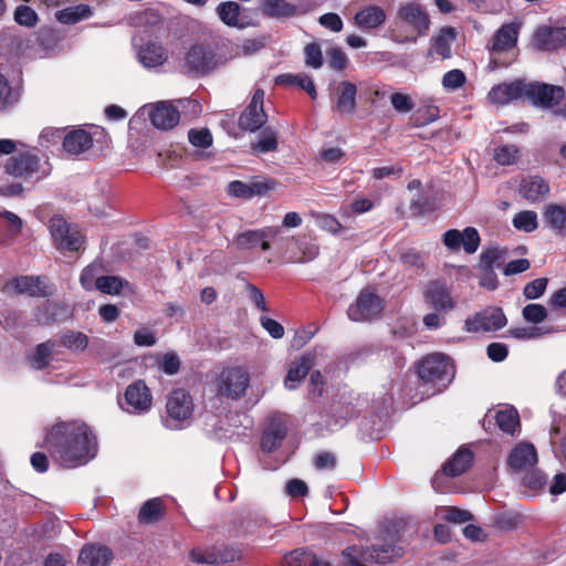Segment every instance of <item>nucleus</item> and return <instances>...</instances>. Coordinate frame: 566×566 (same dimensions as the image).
I'll list each match as a JSON object with an SVG mask.
<instances>
[{"label": "nucleus", "mask_w": 566, "mask_h": 566, "mask_svg": "<svg viewBox=\"0 0 566 566\" xmlns=\"http://www.w3.org/2000/svg\"><path fill=\"white\" fill-rule=\"evenodd\" d=\"M11 284L17 293L32 297H46L52 294L46 284V277L22 275L13 279Z\"/></svg>", "instance_id": "obj_23"}, {"label": "nucleus", "mask_w": 566, "mask_h": 566, "mask_svg": "<svg viewBox=\"0 0 566 566\" xmlns=\"http://www.w3.org/2000/svg\"><path fill=\"white\" fill-rule=\"evenodd\" d=\"M467 76L463 71L453 69L448 71L442 77V85L447 90H458L464 85Z\"/></svg>", "instance_id": "obj_57"}, {"label": "nucleus", "mask_w": 566, "mask_h": 566, "mask_svg": "<svg viewBox=\"0 0 566 566\" xmlns=\"http://www.w3.org/2000/svg\"><path fill=\"white\" fill-rule=\"evenodd\" d=\"M531 44L537 51H557L566 46V27L539 25L533 33Z\"/></svg>", "instance_id": "obj_14"}, {"label": "nucleus", "mask_w": 566, "mask_h": 566, "mask_svg": "<svg viewBox=\"0 0 566 566\" xmlns=\"http://www.w3.org/2000/svg\"><path fill=\"white\" fill-rule=\"evenodd\" d=\"M277 182L272 178H263L260 176H253L249 181L250 197L265 196L270 191L274 190Z\"/></svg>", "instance_id": "obj_46"}, {"label": "nucleus", "mask_w": 566, "mask_h": 566, "mask_svg": "<svg viewBox=\"0 0 566 566\" xmlns=\"http://www.w3.org/2000/svg\"><path fill=\"white\" fill-rule=\"evenodd\" d=\"M4 169L10 176L24 180L32 179L35 176V181H39L50 175V168H44L40 158L30 151L10 157Z\"/></svg>", "instance_id": "obj_5"}, {"label": "nucleus", "mask_w": 566, "mask_h": 566, "mask_svg": "<svg viewBox=\"0 0 566 566\" xmlns=\"http://www.w3.org/2000/svg\"><path fill=\"white\" fill-rule=\"evenodd\" d=\"M277 134L272 128L266 127L262 130L256 144L252 145V149L259 153H270L277 149Z\"/></svg>", "instance_id": "obj_45"}, {"label": "nucleus", "mask_w": 566, "mask_h": 566, "mask_svg": "<svg viewBox=\"0 0 566 566\" xmlns=\"http://www.w3.org/2000/svg\"><path fill=\"white\" fill-rule=\"evenodd\" d=\"M188 139L191 145L199 148H208L212 145L213 137L208 128L190 129Z\"/></svg>", "instance_id": "obj_53"}, {"label": "nucleus", "mask_w": 566, "mask_h": 566, "mask_svg": "<svg viewBox=\"0 0 566 566\" xmlns=\"http://www.w3.org/2000/svg\"><path fill=\"white\" fill-rule=\"evenodd\" d=\"M102 266L97 263H92L83 269L80 275V283L85 291H93L96 289V282L98 273L101 272Z\"/></svg>", "instance_id": "obj_49"}, {"label": "nucleus", "mask_w": 566, "mask_h": 566, "mask_svg": "<svg viewBox=\"0 0 566 566\" xmlns=\"http://www.w3.org/2000/svg\"><path fill=\"white\" fill-rule=\"evenodd\" d=\"M113 559V552L105 545L86 544L77 558L78 566H107Z\"/></svg>", "instance_id": "obj_24"}, {"label": "nucleus", "mask_w": 566, "mask_h": 566, "mask_svg": "<svg viewBox=\"0 0 566 566\" xmlns=\"http://www.w3.org/2000/svg\"><path fill=\"white\" fill-rule=\"evenodd\" d=\"M527 84L523 78L501 83L491 88L489 99L496 105H506L518 98H526Z\"/></svg>", "instance_id": "obj_17"}, {"label": "nucleus", "mask_w": 566, "mask_h": 566, "mask_svg": "<svg viewBox=\"0 0 566 566\" xmlns=\"http://www.w3.org/2000/svg\"><path fill=\"white\" fill-rule=\"evenodd\" d=\"M327 61L331 69L342 72L348 64V59L340 48H332L327 51Z\"/></svg>", "instance_id": "obj_58"}, {"label": "nucleus", "mask_w": 566, "mask_h": 566, "mask_svg": "<svg viewBox=\"0 0 566 566\" xmlns=\"http://www.w3.org/2000/svg\"><path fill=\"white\" fill-rule=\"evenodd\" d=\"M13 19L19 25L27 28H34L39 22L38 13L25 4H20L15 8Z\"/></svg>", "instance_id": "obj_47"}, {"label": "nucleus", "mask_w": 566, "mask_h": 566, "mask_svg": "<svg viewBox=\"0 0 566 566\" xmlns=\"http://www.w3.org/2000/svg\"><path fill=\"white\" fill-rule=\"evenodd\" d=\"M520 193L528 201H539L549 193V186L542 177L530 176L521 181Z\"/></svg>", "instance_id": "obj_29"}, {"label": "nucleus", "mask_w": 566, "mask_h": 566, "mask_svg": "<svg viewBox=\"0 0 566 566\" xmlns=\"http://www.w3.org/2000/svg\"><path fill=\"white\" fill-rule=\"evenodd\" d=\"M305 62L313 69H319L323 65V54L321 46L315 43H308L304 49Z\"/></svg>", "instance_id": "obj_59"}, {"label": "nucleus", "mask_w": 566, "mask_h": 566, "mask_svg": "<svg viewBox=\"0 0 566 566\" xmlns=\"http://www.w3.org/2000/svg\"><path fill=\"white\" fill-rule=\"evenodd\" d=\"M509 333L515 339L525 340L538 338L544 334L549 333V331H544L542 327L538 326H530L511 328Z\"/></svg>", "instance_id": "obj_56"}, {"label": "nucleus", "mask_w": 566, "mask_h": 566, "mask_svg": "<svg viewBox=\"0 0 566 566\" xmlns=\"http://www.w3.org/2000/svg\"><path fill=\"white\" fill-rule=\"evenodd\" d=\"M44 447L50 455L65 468L86 464L97 451L95 434L81 420L54 423L46 431Z\"/></svg>", "instance_id": "obj_1"}, {"label": "nucleus", "mask_w": 566, "mask_h": 566, "mask_svg": "<svg viewBox=\"0 0 566 566\" xmlns=\"http://www.w3.org/2000/svg\"><path fill=\"white\" fill-rule=\"evenodd\" d=\"M497 427L505 433L514 436L520 427V417L516 409H503L495 413Z\"/></svg>", "instance_id": "obj_41"}, {"label": "nucleus", "mask_w": 566, "mask_h": 566, "mask_svg": "<svg viewBox=\"0 0 566 566\" xmlns=\"http://www.w3.org/2000/svg\"><path fill=\"white\" fill-rule=\"evenodd\" d=\"M125 402L129 412H143L151 406V394L144 380H136L125 391Z\"/></svg>", "instance_id": "obj_19"}, {"label": "nucleus", "mask_w": 566, "mask_h": 566, "mask_svg": "<svg viewBox=\"0 0 566 566\" xmlns=\"http://www.w3.org/2000/svg\"><path fill=\"white\" fill-rule=\"evenodd\" d=\"M513 226L517 230L533 232L538 226L537 214L531 210L521 211L513 218Z\"/></svg>", "instance_id": "obj_48"}, {"label": "nucleus", "mask_w": 566, "mask_h": 566, "mask_svg": "<svg viewBox=\"0 0 566 566\" xmlns=\"http://www.w3.org/2000/svg\"><path fill=\"white\" fill-rule=\"evenodd\" d=\"M357 87L354 83L343 81L338 85L334 111L340 114H353L356 109Z\"/></svg>", "instance_id": "obj_32"}, {"label": "nucleus", "mask_w": 566, "mask_h": 566, "mask_svg": "<svg viewBox=\"0 0 566 566\" xmlns=\"http://www.w3.org/2000/svg\"><path fill=\"white\" fill-rule=\"evenodd\" d=\"M166 410L170 420L178 424L192 416L193 400L191 395L184 388L172 390L166 401Z\"/></svg>", "instance_id": "obj_15"}, {"label": "nucleus", "mask_w": 566, "mask_h": 566, "mask_svg": "<svg viewBox=\"0 0 566 566\" xmlns=\"http://www.w3.org/2000/svg\"><path fill=\"white\" fill-rule=\"evenodd\" d=\"M565 88L559 85L528 82L526 98L534 105L543 108L557 106L565 97Z\"/></svg>", "instance_id": "obj_10"}, {"label": "nucleus", "mask_w": 566, "mask_h": 566, "mask_svg": "<svg viewBox=\"0 0 566 566\" xmlns=\"http://www.w3.org/2000/svg\"><path fill=\"white\" fill-rule=\"evenodd\" d=\"M439 107L434 105H427L419 107L410 116V120L415 127L427 126L439 118Z\"/></svg>", "instance_id": "obj_44"}, {"label": "nucleus", "mask_w": 566, "mask_h": 566, "mask_svg": "<svg viewBox=\"0 0 566 566\" xmlns=\"http://www.w3.org/2000/svg\"><path fill=\"white\" fill-rule=\"evenodd\" d=\"M313 364L314 358L311 355H302L292 361L285 379L289 389H293L295 386H289L287 382H301L310 374Z\"/></svg>", "instance_id": "obj_36"}, {"label": "nucleus", "mask_w": 566, "mask_h": 566, "mask_svg": "<svg viewBox=\"0 0 566 566\" xmlns=\"http://www.w3.org/2000/svg\"><path fill=\"white\" fill-rule=\"evenodd\" d=\"M96 289L103 294L118 295L120 294L124 285L128 282L116 275H101L96 282Z\"/></svg>", "instance_id": "obj_43"}, {"label": "nucleus", "mask_w": 566, "mask_h": 566, "mask_svg": "<svg viewBox=\"0 0 566 566\" xmlns=\"http://www.w3.org/2000/svg\"><path fill=\"white\" fill-rule=\"evenodd\" d=\"M502 252L497 248H489L481 253V266L483 270H494L500 266Z\"/></svg>", "instance_id": "obj_61"}, {"label": "nucleus", "mask_w": 566, "mask_h": 566, "mask_svg": "<svg viewBox=\"0 0 566 566\" xmlns=\"http://www.w3.org/2000/svg\"><path fill=\"white\" fill-rule=\"evenodd\" d=\"M91 15L92 10L88 4H77L56 12L57 21L63 24H75Z\"/></svg>", "instance_id": "obj_39"}, {"label": "nucleus", "mask_w": 566, "mask_h": 566, "mask_svg": "<svg viewBox=\"0 0 566 566\" xmlns=\"http://www.w3.org/2000/svg\"><path fill=\"white\" fill-rule=\"evenodd\" d=\"M457 38V30L453 27H443L439 30L438 34L431 39V48L433 52L442 59H450L451 43Z\"/></svg>", "instance_id": "obj_34"}, {"label": "nucleus", "mask_w": 566, "mask_h": 566, "mask_svg": "<svg viewBox=\"0 0 566 566\" xmlns=\"http://www.w3.org/2000/svg\"><path fill=\"white\" fill-rule=\"evenodd\" d=\"M520 34V23H504L493 35L492 53H501L516 46Z\"/></svg>", "instance_id": "obj_25"}, {"label": "nucleus", "mask_w": 566, "mask_h": 566, "mask_svg": "<svg viewBox=\"0 0 566 566\" xmlns=\"http://www.w3.org/2000/svg\"><path fill=\"white\" fill-rule=\"evenodd\" d=\"M423 300L430 308L441 314L448 313L455 306L449 289L439 280L430 281L427 284L423 291Z\"/></svg>", "instance_id": "obj_16"}, {"label": "nucleus", "mask_w": 566, "mask_h": 566, "mask_svg": "<svg viewBox=\"0 0 566 566\" xmlns=\"http://www.w3.org/2000/svg\"><path fill=\"white\" fill-rule=\"evenodd\" d=\"M537 460L535 447L532 443L520 442L510 452L507 464L513 471L520 472L535 465Z\"/></svg>", "instance_id": "obj_22"}, {"label": "nucleus", "mask_w": 566, "mask_h": 566, "mask_svg": "<svg viewBox=\"0 0 566 566\" xmlns=\"http://www.w3.org/2000/svg\"><path fill=\"white\" fill-rule=\"evenodd\" d=\"M417 374L422 384L432 390V394H439L452 382L455 367L448 355L433 353L418 361Z\"/></svg>", "instance_id": "obj_2"}, {"label": "nucleus", "mask_w": 566, "mask_h": 566, "mask_svg": "<svg viewBox=\"0 0 566 566\" xmlns=\"http://www.w3.org/2000/svg\"><path fill=\"white\" fill-rule=\"evenodd\" d=\"M369 551V557L377 564L385 565L402 555V548L392 544L373 545Z\"/></svg>", "instance_id": "obj_38"}, {"label": "nucleus", "mask_w": 566, "mask_h": 566, "mask_svg": "<svg viewBox=\"0 0 566 566\" xmlns=\"http://www.w3.org/2000/svg\"><path fill=\"white\" fill-rule=\"evenodd\" d=\"M507 323L506 316L501 307L485 308L464 322V329L469 333L495 332Z\"/></svg>", "instance_id": "obj_12"}, {"label": "nucleus", "mask_w": 566, "mask_h": 566, "mask_svg": "<svg viewBox=\"0 0 566 566\" xmlns=\"http://www.w3.org/2000/svg\"><path fill=\"white\" fill-rule=\"evenodd\" d=\"M138 60L148 69L161 66L168 60V51L163 44L148 41L139 48Z\"/></svg>", "instance_id": "obj_26"}, {"label": "nucleus", "mask_w": 566, "mask_h": 566, "mask_svg": "<svg viewBox=\"0 0 566 566\" xmlns=\"http://www.w3.org/2000/svg\"><path fill=\"white\" fill-rule=\"evenodd\" d=\"M281 239V227H264L238 233L234 237L233 243L238 250H253L260 248L262 251H269L271 249V242H277Z\"/></svg>", "instance_id": "obj_7"}, {"label": "nucleus", "mask_w": 566, "mask_h": 566, "mask_svg": "<svg viewBox=\"0 0 566 566\" xmlns=\"http://www.w3.org/2000/svg\"><path fill=\"white\" fill-rule=\"evenodd\" d=\"M264 91L258 88L254 91L250 103L241 113L238 124L242 130L254 133L268 122V115L263 107Z\"/></svg>", "instance_id": "obj_11"}, {"label": "nucleus", "mask_w": 566, "mask_h": 566, "mask_svg": "<svg viewBox=\"0 0 566 566\" xmlns=\"http://www.w3.org/2000/svg\"><path fill=\"white\" fill-rule=\"evenodd\" d=\"M50 233L60 250L78 251L84 243V235L76 227H72L61 217L50 220Z\"/></svg>", "instance_id": "obj_9"}, {"label": "nucleus", "mask_w": 566, "mask_h": 566, "mask_svg": "<svg viewBox=\"0 0 566 566\" xmlns=\"http://www.w3.org/2000/svg\"><path fill=\"white\" fill-rule=\"evenodd\" d=\"M261 11L268 18L285 19L307 13L310 3L308 1L295 4L287 0H263Z\"/></svg>", "instance_id": "obj_18"}, {"label": "nucleus", "mask_w": 566, "mask_h": 566, "mask_svg": "<svg viewBox=\"0 0 566 566\" xmlns=\"http://www.w3.org/2000/svg\"><path fill=\"white\" fill-rule=\"evenodd\" d=\"M543 220L556 234L566 237V202L547 205L543 211Z\"/></svg>", "instance_id": "obj_28"}, {"label": "nucleus", "mask_w": 566, "mask_h": 566, "mask_svg": "<svg viewBox=\"0 0 566 566\" xmlns=\"http://www.w3.org/2000/svg\"><path fill=\"white\" fill-rule=\"evenodd\" d=\"M517 155L518 149L513 145H502L494 150V159L502 166L514 164Z\"/></svg>", "instance_id": "obj_52"}, {"label": "nucleus", "mask_w": 566, "mask_h": 566, "mask_svg": "<svg viewBox=\"0 0 566 566\" xmlns=\"http://www.w3.org/2000/svg\"><path fill=\"white\" fill-rule=\"evenodd\" d=\"M548 280L546 277L535 279L528 282L524 289L523 294L527 300H537L546 291Z\"/></svg>", "instance_id": "obj_54"}, {"label": "nucleus", "mask_w": 566, "mask_h": 566, "mask_svg": "<svg viewBox=\"0 0 566 566\" xmlns=\"http://www.w3.org/2000/svg\"><path fill=\"white\" fill-rule=\"evenodd\" d=\"M386 21L385 10L375 4H370L359 10L355 17L354 22L360 29L371 30L380 27Z\"/></svg>", "instance_id": "obj_31"}, {"label": "nucleus", "mask_w": 566, "mask_h": 566, "mask_svg": "<svg viewBox=\"0 0 566 566\" xmlns=\"http://www.w3.org/2000/svg\"><path fill=\"white\" fill-rule=\"evenodd\" d=\"M151 124L161 130L172 129L180 120L179 111L169 102L157 103L149 113Z\"/></svg>", "instance_id": "obj_21"}, {"label": "nucleus", "mask_w": 566, "mask_h": 566, "mask_svg": "<svg viewBox=\"0 0 566 566\" xmlns=\"http://www.w3.org/2000/svg\"><path fill=\"white\" fill-rule=\"evenodd\" d=\"M216 13L223 24L230 28L243 29L245 24L241 21V6L235 1L220 2L216 8Z\"/></svg>", "instance_id": "obj_35"}, {"label": "nucleus", "mask_w": 566, "mask_h": 566, "mask_svg": "<svg viewBox=\"0 0 566 566\" xmlns=\"http://www.w3.org/2000/svg\"><path fill=\"white\" fill-rule=\"evenodd\" d=\"M294 566H328L326 563L319 560L316 555L306 552L295 551L291 554Z\"/></svg>", "instance_id": "obj_62"}, {"label": "nucleus", "mask_w": 566, "mask_h": 566, "mask_svg": "<svg viewBox=\"0 0 566 566\" xmlns=\"http://www.w3.org/2000/svg\"><path fill=\"white\" fill-rule=\"evenodd\" d=\"M522 314L526 322L533 324L542 323L548 315L546 307L537 303H532L524 306Z\"/></svg>", "instance_id": "obj_50"}, {"label": "nucleus", "mask_w": 566, "mask_h": 566, "mask_svg": "<svg viewBox=\"0 0 566 566\" xmlns=\"http://www.w3.org/2000/svg\"><path fill=\"white\" fill-rule=\"evenodd\" d=\"M213 547L217 565L232 563L240 556L239 551L233 547H229L227 545H219Z\"/></svg>", "instance_id": "obj_63"}, {"label": "nucleus", "mask_w": 566, "mask_h": 566, "mask_svg": "<svg viewBox=\"0 0 566 566\" xmlns=\"http://www.w3.org/2000/svg\"><path fill=\"white\" fill-rule=\"evenodd\" d=\"M399 260L403 266L415 270H422L426 264L423 255L413 248L403 251Z\"/></svg>", "instance_id": "obj_51"}, {"label": "nucleus", "mask_w": 566, "mask_h": 566, "mask_svg": "<svg viewBox=\"0 0 566 566\" xmlns=\"http://www.w3.org/2000/svg\"><path fill=\"white\" fill-rule=\"evenodd\" d=\"M64 312H66V307L64 305L48 301L39 307L36 319L43 325H49L61 319V315Z\"/></svg>", "instance_id": "obj_42"}, {"label": "nucleus", "mask_w": 566, "mask_h": 566, "mask_svg": "<svg viewBox=\"0 0 566 566\" xmlns=\"http://www.w3.org/2000/svg\"><path fill=\"white\" fill-rule=\"evenodd\" d=\"M250 377L239 367H232L220 374L218 394L222 397L238 399L245 394Z\"/></svg>", "instance_id": "obj_13"}, {"label": "nucleus", "mask_w": 566, "mask_h": 566, "mask_svg": "<svg viewBox=\"0 0 566 566\" xmlns=\"http://www.w3.org/2000/svg\"><path fill=\"white\" fill-rule=\"evenodd\" d=\"M474 455L468 448H460L449 461L443 464L446 475L454 478L465 473L472 465Z\"/></svg>", "instance_id": "obj_30"}, {"label": "nucleus", "mask_w": 566, "mask_h": 566, "mask_svg": "<svg viewBox=\"0 0 566 566\" xmlns=\"http://www.w3.org/2000/svg\"><path fill=\"white\" fill-rule=\"evenodd\" d=\"M397 19L408 25L411 35L398 40L399 42H416L419 36L427 35L430 29V15L427 10L418 2H407L401 4L397 11Z\"/></svg>", "instance_id": "obj_3"}, {"label": "nucleus", "mask_w": 566, "mask_h": 566, "mask_svg": "<svg viewBox=\"0 0 566 566\" xmlns=\"http://www.w3.org/2000/svg\"><path fill=\"white\" fill-rule=\"evenodd\" d=\"M55 348V342L46 340L35 346L34 353L29 356L31 366L36 370H42L50 365V360Z\"/></svg>", "instance_id": "obj_37"}, {"label": "nucleus", "mask_w": 566, "mask_h": 566, "mask_svg": "<svg viewBox=\"0 0 566 566\" xmlns=\"http://www.w3.org/2000/svg\"><path fill=\"white\" fill-rule=\"evenodd\" d=\"M359 415L356 406L349 401H338L331 406V416L326 421V426L331 430L343 428L349 420L357 418Z\"/></svg>", "instance_id": "obj_27"}, {"label": "nucleus", "mask_w": 566, "mask_h": 566, "mask_svg": "<svg viewBox=\"0 0 566 566\" xmlns=\"http://www.w3.org/2000/svg\"><path fill=\"white\" fill-rule=\"evenodd\" d=\"M166 506L160 497L147 500L138 512V522L140 524H155L164 518Z\"/></svg>", "instance_id": "obj_33"}, {"label": "nucleus", "mask_w": 566, "mask_h": 566, "mask_svg": "<svg viewBox=\"0 0 566 566\" xmlns=\"http://www.w3.org/2000/svg\"><path fill=\"white\" fill-rule=\"evenodd\" d=\"M60 345L71 352L81 353L88 346V337L82 332L67 329L60 337Z\"/></svg>", "instance_id": "obj_40"}, {"label": "nucleus", "mask_w": 566, "mask_h": 566, "mask_svg": "<svg viewBox=\"0 0 566 566\" xmlns=\"http://www.w3.org/2000/svg\"><path fill=\"white\" fill-rule=\"evenodd\" d=\"M462 248L468 254L476 252L481 239L478 230L473 227H467L463 231Z\"/></svg>", "instance_id": "obj_55"}, {"label": "nucleus", "mask_w": 566, "mask_h": 566, "mask_svg": "<svg viewBox=\"0 0 566 566\" xmlns=\"http://www.w3.org/2000/svg\"><path fill=\"white\" fill-rule=\"evenodd\" d=\"M384 300L369 289H364L358 294L355 303L348 310L350 321L366 322L379 317L384 311Z\"/></svg>", "instance_id": "obj_8"}, {"label": "nucleus", "mask_w": 566, "mask_h": 566, "mask_svg": "<svg viewBox=\"0 0 566 566\" xmlns=\"http://www.w3.org/2000/svg\"><path fill=\"white\" fill-rule=\"evenodd\" d=\"M49 135H51L52 138H62L63 149L67 154L81 155L93 146L94 140L98 142V139H96L95 136H104L105 130L102 128H97L94 133H90L84 128H73L69 133L64 134V130L62 129H44L41 137L48 138Z\"/></svg>", "instance_id": "obj_4"}, {"label": "nucleus", "mask_w": 566, "mask_h": 566, "mask_svg": "<svg viewBox=\"0 0 566 566\" xmlns=\"http://www.w3.org/2000/svg\"><path fill=\"white\" fill-rule=\"evenodd\" d=\"M522 483L527 489L539 490L546 484V475L539 470H531L525 473Z\"/></svg>", "instance_id": "obj_60"}, {"label": "nucleus", "mask_w": 566, "mask_h": 566, "mask_svg": "<svg viewBox=\"0 0 566 566\" xmlns=\"http://www.w3.org/2000/svg\"><path fill=\"white\" fill-rule=\"evenodd\" d=\"M189 557L197 564L217 565L214 547L206 551L199 547L192 548L189 553Z\"/></svg>", "instance_id": "obj_64"}, {"label": "nucleus", "mask_w": 566, "mask_h": 566, "mask_svg": "<svg viewBox=\"0 0 566 566\" xmlns=\"http://www.w3.org/2000/svg\"><path fill=\"white\" fill-rule=\"evenodd\" d=\"M286 434L287 428L285 422L277 417L270 418L261 436V450L268 453L275 451L282 446Z\"/></svg>", "instance_id": "obj_20"}, {"label": "nucleus", "mask_w": 566, "mask_h": 566, "mask_svg": "<svg viewBox=\"0 0 566 566\" xmlns=\"http://www.w3.org/2000/svg\"><path fill=\"white\" fill-rule=\"evenodd\" d=\"M219 63L214 49L206 44L192 45L185 56L186 73L191 76H205Z\"/></svg>", "instance_id": "obj_6"}]
</instances>
